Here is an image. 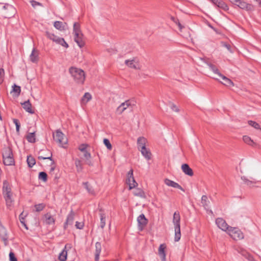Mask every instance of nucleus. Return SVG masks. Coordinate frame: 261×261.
Returning <instances> with one entry per match:
<instances>
[{"mask_svg": "<svg viewBox=\"0 0 261 261\" xmlns=\"http://www.w3.org/2000/svg\"><path fill=\"white\" fill-rule=\"evenodd\" d=\"M39 53L35 48H34L32 51L31 54L30 56V59L33 63H36L39 60Z\"/></svg>", "mask_w": 261, "mask_h": 261, "instance_id": "nucleus-23", "label": "nucleus"}, {"mask_svg": "<svg viewBox=\"0 0 261 261\" xmlns=\"http://www.w3.org/2000/svg\"><path fill=\"white\" fill-rule=\"evenodd\" d=\"M74 213L72 210H71L69 214L67 217L66 221L64 224V228L66 229L68 225H72L74 220Z\"/></svg>", "mask_w": 261, "mask_h": 261, "instance_id": "nucleus-15", "label": "nucleus"}, {"mask_svg": "<svg viewBox=\"0 0 261 261\" xmlns=\"http://www.w3.org/2000/svg\"><path fill=\"white\" fill-rule=\"evenodd\" d=\"M12 91L11 92H14L16 94L17 96H18L21 92V88L20 86H17L15 84H14V85L12 86Z\"/></svg>", "mask_w": 261, "mask_h": 261, "instance_id": "nucleus-46", "label": "nucleus"}, {"mask_svg": "<svg viewBox=\"0 0 261 261\" xmlns=\"http://www.w3.org/2000/svg\"><path fill=\"white\" fill-rule=\"evenodd\" d=\"M16 9L12 5L6 4L2 8L1 13L3 17L6 18H10L14 16L16 14Z\"/></svg>", "mask_w": 261, "mask_h": 261, "instance_id": "nucleus-5", "label": "nucleus"}, {"mask_svg": "<svg viewBox=\"0 0 261 261\" xmlns=\"http://www.w3.org/2000/svg\"><path fill=\"white\" fill-rule=\"evenodd\" d=\"M103 144L107 147V149L109 150H111L112 148V146L109 141V139L107 138H105L103 140Z\"/></svg>", "mask_w": 261, "mask_h": 261, "instance_id": "nucleus-48", "label": "nucleus"}, {"mask_svg": "<svg viewBox=\"0 0 261 261\" xmlns=\"http://www.w3.org/2000/svg\"><path fill=\"white\" fill-rule=\"evenodd\" d=\"M91 95L89 92H86L82 98V102H87L91 99Z\"/></svg>", "mask_w": 261, "mask_h": 261, "instance_id": "nucleus-43", "label": "nucleus"}, {"mask_svg": "<svg viewBox=\"0 0 261 261\" xmlns=\"http://www.w3.org/2000/svg\"><path fill=\"white\" fill-rule=\"evenodd\" d=\"M3 194L6 201V205L8 207L11 206L14 202L13 199V193L10 186L7 180L3 181Z\"/></svg>", "mask_w": 261, "mask_h": 261, "instance_id": "nucleus-1", "label": "nucleus"}, {"mask_svg": "<svg viewBox=\"0 0 261 261\" xmlns=\"http://www.w3.org/2000/svg\"><path fill=\"white\" fill-rule=\"evenodd\" d=\"M181 169L185 174L190 176L193 175V171L192 169L190 167L188 164H182L181 166Z\"/></svg>", "mask_w": 261, "mask_h": 261, "instance_id": "nucleus-22", "label": "nucleus"}, {"mask_svg": "<svg viewBox=\"0 0 261 261\" xmlns=\"http://www.w3.org/2000/svg\"><path fill=\"white\" fill-rule=\"evenodd\" d=\"M139 150L146 160H149L151 159V153L149 149H147L146 147L143 146Z\"/></svg>", "mask_w": 261, "mask_h": 261, "instance_id": "nucleus-24", "label": "nucleus"}, {"mask_svg": "<svg viewBox=\"0 0 261 261\" xmlns=\"http://www.w3.org/2000/svg\"><path fill=\"white\" fill-rule=\"evenodd\" d=\"M210 1L213 4L214 3H215V1H216V0H208Z\"/></svg>", "mask_w": 261, "mask_h": 261, "instance_id": "nucleus-62", "label": "nucleus"}, {"mask_svg": "<svg viewBox=\"0 0 261 261\" xmlns=\"http://www.w3.org/2000/svg\"><path fill=\"white\" fill-rule=\"evenodd\" d=\"M47 153L44 154V155H39L38 158L39 160H49L52 161L51 164L55 163L52 158V153L49 150H47Z\"/></svg>", "mask_w": 261, "mask_h": 261, "instance_id": "nucleus-33", "label": "nucleus"}, {"mask_svg": "<svg viewBox=\"0 0 261 261\" xmlns=\"http://www.w3.org/2000/svg\"><path fill=\"white\" fill-rule=\"evenodd\" d=\"M34 207L36 212H40L45 207V204L43 203H41L38 204H35Z\"/></svg>", "mask_w": 261, "mask_h": 261, "instance_id": "nucleus-45", "label": "nucleus"}, {"mask_svg": "<svg viewBox=\"0 0 261 261\" xmlns=\"http://www.w3.org/2000/svg\"><path fill=\"white\" fill-rule=\"evenodd\" d=\"M19 220L21 224L25 227L27 229H28L27 225L25 223V219L24 217H21V216H19Z\"/></svg>", "mask_w": 261, "mask_h": 261, "instance_id": "nucleus-58", "label": "nucleus"}, {"mask_svg": "<svg viewBox=\"0 0 261 261\" xmlns=\"http://www.w3.org/2000/svg\"><path fill=\"white\" fill-rule=\"evenodd\" d=\"M130 100H127L125 102H122L117 109L116 112L119 114H122L127 108L135 105Z\"/></svg>", "mask_w": 261, "mask_h": 261, "instance_id": "nucleus-10", "label": "nucleus"}, {"mask_svg": "<svg viewBox=\"0 0 261 261\" xmlns=\"http://www.w3.org/2000/svg\"><path fill=\"white\" fill-rule=\"evenodd\" d=\"M137 222L138 229L142 231L147 225L148 220L146 218L145 215L142 214L137 218Z\"/></svg>", "mask_w": 261, "mask_h": 261, "instance_id": "nucleus-11", "label": "nucleus"}, {"mask_svg": "<svg viewBox=\"0 0 261 261\" xmlns=\"http://www.w3.org/2000/svg\"><path fill=\"white\" fill-rule=\"evenodd\" d=\"M164 183L169 187L177 188L185 192L184 189L182 188L178 183L173 180H171L168 178H165L164 179Z\"/></svg>", "mask_w": 261, "mask_h": 261, "instance_id": "nucleus-14", "label": "nucleus"}, {"mask_svg": "<svg viewBox=\"0 0 261 261\" xmlns=\"http://www.w3.org/2000/svg\"><path fill=\"white\" fill-rule=\"evenodd\" d=\"M43 151H44L43 149H42L39 152V153H40L41 152H42Z\"/></svg>", "mask_w": 261, "mask_h": 261, "instance_id": "nucleus-64", "label": "nucleus"}, {"mask_svg": "<svg viewBox=\"0 0 261 261\" xmlns=\"http://www.w3.org/2000/svg\"><path fill=\"white\" fill-rule=\"evenodd\" d=\"M45 35L48 38L56 42L57 44H60L65 48H68L69 47L68 44L65 41L64 38L56 36L54 34L51 33L49 31H46Z\"/></svg>", "mask_w": 261, "mask_h": 261, "instance_id": "nucleus-6", "label": "nucleus"}, {"mask_svg": "<svg viewBox=\"0 0 261 261\" xmlns=\"http://www.w3.org/2000/svg\"><path fill=\"white\" fill-rule=\"evenodd\" d=\"M171 19L176 24L178 25L179 29H181L183 27L181 25V23H180L179 20L174 17H171Z\"/></svg>", "mask_w": 261, "mask_h": 261, "instance_id": "nucleus-54", "label": "nucleus"}, {"mask_svg": "<svg viewBox=\"0 0 261 261\" xmlns=\"http://www.w3.org/2000/svg\"><path fill=\"white\" fill-rule=\"evenodd\" d=\"M147 140L143 137H140L137 139V145L139 150L142 148L143 146L146 147Z\"/></svg>", "mask_w": 261, "mask_h": 261, "instance_id": "nucleus-31", "label": "nucleus"}, {"mask_svg": "<svg viewBox=\"0 0 261 261\" xmlns=\"http://www.w3.org/2000/svg\"><path fill=\"white\" fill-rule=\"evenodd\" d=\"M75 165L76 168V170L77 172H81L82 171L83 168V164L82 163V162L79 159H75Z\"/></svg>", "mask_w": 261, "mask_h": 261, "instance_id": "nucleus-40", "label": "nucleus"}, {"mask_svg": "<svg viewBox=\"0 0 261 261\" xmlns=\"http://www.w3.org/2000/svg\"><path fill=\"white\" fill-rule=\"evenodd\" d=\"M180 216L178 211L174 212L173 218V223L174 226V241L175 242H178L181 238L180 232Z\"/></svg>", "mask_w": 261, "mask_h": 261, "instance_id": "nucleus-4", "label": "nucleus"}, {"mask_svg": "<svg viewBox=\"0 0 261 261\" xmlns=\"http://www.w3.org/2000/svg\"><path fill=\"white\" fill-rule=\"evenodd\" d=\"M218 76L221 77L222 79L223 80L224 82L222 83L223 85L226 86H233V83L231 80L227 78L226 76H224L221 73H219V75Z\"/></svg>", "mask_w": 261, "mask_h": 261, "instance_id": "nucleus-29", "label": "nucleus"}, {"mask_svg": "<svg viewBox=\"0 0 261 261\" xmlns=\"http://www.w3.org/2000/svg\"><path fill=\"white\" fill-rule=\"evenodd\" d=\"M5 74V71L3 68L0 69V85L3 83L4 81V76Z\"/></svg>", "mask_w": 261, "mask_h": 261, "instance_id": "nucleus-55", "label": "nucleus"}, {"mask_svg": "<svg viewBox=\"0 0 261 261\" xmlns=\"http://www.w3.org/2000/svg\"><path fill=\"white\" fill-rule=\"evenodd\" d=\"M228 232L233 240H238L244 238L243 232L237 228L230 227Z\"/></svg>", "mask_w": 261, "mask_h": 261, "instance_id": "nucleus-7", "label": "nucleus"}, {"mask_svg": "<svg viewBox=\"0 0 261 261\" xmlns=\"http://www.w3.org/2000/svg\"><path fill=\"white\" fill-rule=\"evenodd\" d=\"M98 210L99 212V216L100 217V226L101 228H103L106 225V214L104 213V210L102 208L98 207Z\"/></svg>", "mask_w": 261, "mask_h": 261, "instance_id": "nucleus-19", "label": "nucleus"}, {"mask_svg": "<svg viewBox=\"0 0 261 261\" xmlns=\"http://www.w3.org/2000/svg\"><path fill=\"white\" fill-rule=\"evenodd\" d=\"M25 137L29 143H33L36 142L35 132L29 133Z\"/></svg>", "mask_w": 261, "mask_h": 261, "instance_id": "nucleus-35", "label": "nucleus"}, {"mask_svg": "<svg viewBox=\"0 0 261 261\" xmlns=\"http://www.w3.org/2000/svg\"><path fill=\"white\" fill-rule=\"evenodd\" d=\"M9 260L10 261H17V259L14 253L12 251H11L9 253Z\"/></svg>", "mask_w": 261, "mask_h": 261, "instance_id": "nucleus-50", "label": "nucleus"}, {"mask_svg": "<svg viewBox=\"0 0 261 261\" xmlns=\"http://www.w3.org/2000/svg\"><path fill=\"white\" fill-rule=\"evenodd\" d=\"M69 72L76 83L81 84L84 83L85 80V75L82 69L71 67L69 68Z\"/></svg>", "mask_w": 261, "mask_h": 261, "instance_id": "nucleus-3", "label": "nucleus"}, {"mask_svg": "<svg viewBox=\"0 0 261 261\" xmlns=\"http://www.w3.org/2000/svg\"><path fill=\"white\" fill-rule=\"evenodd\" d=\"M0 238L4 241L5 246L8 244V234L7 232L6 229L0 224Z\"/></svg>", "mask_w": 261, "mask_h": 261, "instance_id": "nucleus-13", "label": "nucleus"}, {"mask_svg": "<svg viewBox=\"0 0 261 261\" xmlns=\"http://www.w3.org/2000/svg\"><path fill=\"white\" fill-rule=\"evenodd\" d=\"M248 123L249 125L251 126L252 127H254L255 129H261L260 125L255 121L249 120L248 121Z\"/></svg>", "mask_w": 261, "mask_h": 261, "instance_id": "nucleus-44", "label": "nucleus"}, {"mask_svg": "<svg viewBox=\"0 0 261 261\" xmlns=\"http://www.w3.org/2000/svg\"><path fill=\"white\" fill-rule=\"evenodd\" d=\"M83 35H79L77 36L74 35V41L77 44L78 46L82 48L85 45V42L83 41L82 39Z\"/></svg>", "mask_w": 261, "mask_h": 261, "instance_id": "nucleus-30", "label": "nucleus"}, {"mask_svg": "<svg viewBox=\"0 0 261 261\" xmlns=\"http://www.w3.org/2000/svg\"><path fill=\"white\" fill-rule=\"evenodd\" d=\"M214 5L219 8L222 9L224 11H227L229 9L228 6L222 0H216L213 3Z\"/></svg>", "mask_w": 261, "mask_h": 261, "instance_id": "nucleus-21", "label": "nucleus"}, {"mask_svg": "<svg viewBox=\"0 0 261 261\" xmlns=\"http://www.w3.org/2000/svg\"><path fill=\"white\" fill-rule=\"evenodd\" d=\"M134 195L135 196H139L141 197H144L145 196V194L144 191L141 189H137L134 192Z\"/></svg>", "mask_w": 261, "mask_h": 261, "instance_id": "nucleus-47", "label": "nucleus"}, {"mask_svg": "<svg viewBox=\"0 0 261 261\" xmlns=\"http://www.w3.org/2000/svg\"><path fill=\"white\" fill-rule=\"evenodd\" d=\"M84 154V157L85 159V162L86 164L90 166H93V164L91 160V155L90 152H89L87 150L83 152Z\"/></svg>", "mask_w": 261, "mask_h": 261, "instance_id": "nucleus-27", "label": "nucleus"}, {"mask_svg": "<svg viewBox=\"0 0 261 261\" xmlns=\"http://www.w3.org/2000/svg\"><path fill=\"white\" fill-rule=\"evenodd\" d=\"M244 142L249 145L251 146H254L256 145V143H255L251 138L248 136H244L243 137Z\"/></svg>", "mask_w": 261, "mask_h": 261, "instance_id": "nucleus-36", "label": "nucleus"}, {"mask_svg": "<svg viewBox=\"0 0 261 261\" xmlns=\"http://www.w3.org/2000/svg\"><path fill=\"white\" fill-rule=\"evenodd\" d=\"M88 145L87 144H82L79 147V149L81 152H84L87 151V147H88Z\"/></svg>", "mask_w": 261, "mask_h": 261, "instance_id": "nucleus-51", "label": "nucleus"}, {"mask_svg": "<svg viewBox=\"0 0 261 261\" xmlns=\"http://www.w3.org/2000/svg\"><path fill=\"white\" fill-rule=\"evenodd\" d=\"M27 162L29 167L32 168L36 164L35 158L31 155H28Z\"/></svg>", "mask_w": 261, "mask_h": 261, "instance_id": "nucleus-37", "label": "nucleus"}, {"mask_svg": "<svg viewBox=\"0 0 261 261\" xmlns=\"http://www.w3.org/2000/svg\"><path fill=\"white\" fill-rule=\"evenodd\" d=\"M73 32L75 36H77L79 34L82 35V33L81 30V26L79 23L74 22L73 24Z\"/></svg>", "mask_w": 261, "mask_h": 261, "instance_id": "nucleus-34", "label": "nucleus"}, {"mask_svg": "<svg viewBox=\"0 0 261 261\" xmlns=\"http://www.w3.org/2000/svg\"><path fill=\"white\" fill-rule=\"evenodd\" d=\"M125 64L129 68L135 69H139L140 68L139 67V65L138 62H136L135 59L132 60H126L125 61Z\"/></svg>", "mask_w": 261, "mask_h": 261, "instance_id": "nucleus-20", "label": "nucleus"}, {"mask_svg": "<svg viewBox=\"0 0 261 261\" xmlns=\"http://www.w3.org/2000/svg\"><path fill=\"white\" fill-rule=\"evenodd\" d=\"M54 139L62 147L67 143V139L64 137V134L60 130L56 131L55 136H54Z\"/></svg>", "mask_w": 261, "mask_h": 261, "instance_id": "nucleus-8", "label": "nucleus"}, {"mask_svg": "<svg viewBox=\"0 0 261 261\" xmlns=\"http://www.w3.org/2000/svg\"><path fill=\"white\" fill-rule=\"evenodd\" d=\"M166 245L165 244H162L160 245L159 248V255H160L162 261H166V252L165 249Z\"/></svg>", "mask_w": 261, "mask_h": 261, "instance_id": "nucleus-18", "label": "nucleus"}, {"mask_svg": "<svg viewBox=\"0 0 261 261\" xmlns=\"http://www.w3.org/2000/svg\"><path fill=\"white\" fill-rule=\"evenodd\" d=\"M207 65L208 66L210 69L215 74H217L218 75H219V73H221L218 68L214 64L209 63L207 64Z\"/></svg>", "mask_w": 261, "mask_h": 261, "instance_id": "nucleus-41", "label": "nucleus"}, {"mask_svg": "<svg viewBox=\"0 0 261 261\" xmlns=\"http://www.w3.org/2000/svg\"><path fill=\"white\" fill-rule=\"evenodd\" d=\"M236 5L241 9H245L247 11H251L253 10V6L252 5L247 4L242 0H239L238 2V4Z\"/></svg>", "mask_w": 261, "mask_h": 261, "instance_id": "nucleus-17", "label": "nucleus"}, {"mask_svg": "<svg viewBox=\"0 0 261 261\" xmlns=\"http://www.w3.org/2000/svg\"><path fill=\"white\" fill-rule=\"evenodd\" d=\"M83 185L89 194L95 195L96 193L93 187L88 181L83 182Z\"/></svg>", "mask_w": 261, "mask_h": 261, "instance_id": "nucleus-26", "label": "nucleus"}, {"mask_svg": "<svg viewBox=\"0 0 261 261\" xmlns=\"http://www.w3.org/2000/svg\"><path fill=\"white\" fill-rule=\"evenodd\" d=\"M257 2H258L259 5L261 7V0H255Z\"/></svg>", "mask_w": 261, "mask_h": 261, "instance_id": "nucleus-61", "label": "nucleus"}, {"mask_svg": "<svg viewBox=\"0 0 261 261\" xmlns=\"http://www.w3.org/2000/svg\"><path fill=\"white\" fill-rule=\"evenodd\" d=\"M201 202L204 208L207 211L209 201L207 200V197L206 195H203L202 196Z\"/></svg>", "mask_w": 261, "mask_h": 261, "instance_id": "nucleus-38", "label": "nucleus"}, {"mask_svg": "<svg viewBox=\"0 0 261 261\" xmlns=\"http://www.w3.org/2000/svg\"><path fill=\"white\" fill-rule=\"evenodd\" d=\"M38 178L42 180L44 182H46L47 180V174L46 172L42 171L39 172L38 175Z\"/></svg>", "mask_w": 261, "mask_h": 261, "instance_id": "nucleus-42", "label": "nucleus"}, {"mask_svg": "<svg viewBox=\"0 0 261 261\" xmlns=\"http://www.w3.org/2000/svg\"><path fill=\"white\" fill-rule=\"evenodd\" d=\"M13 123L15 124L16 126V130L17 134L19 133V129L20 127V124L19 123V121L17 119H13Z\"/></svg>", "mask_w": 261, "mask_h": 261, "instance_id": "nucleus-49", "label": "nucleus"}, {"mask_svg": "<svg viewBox=\"0 0 261 261\" xmlns=\"http://www.w3.org/2000/svg\"><path fill=\"white\" fill-rule=\"evenodd\" d=\"M126 184L127 185H128V186H129V190H131V189L135 188L138 185V184L136 181V180L134 177V176H133V169H131L127 173V179H126Z\"/></svg>", "mask_w": 261, "mask_h": 261, "instance_id": "nucleus-9", "label": "nucleus"}, {"mask_svg": "<svg viewBox=\"0 0 261 261\" xmlns=\"http://www.w3.org/2000/svg\"><path fill=\"white\" fill-rule=\"evenodd\" d=\"M44 217L45 219V222L47 224L51 225L55 224V219L49 213L45 214L44 215Z\"/></svg>", "mask_w": 261, "mask_h": 261, "instance_id": "nucleus-32", "label": "nucleus"}, {"mask_svg": "<svg viewBox=\"0 0 261 261\" xmlns=\"http://www.w3.org/2000/svg\"><path fill=\"white\" fill-rule=\"evenodd\" d=\"M68 244H66L64 248L63 249V250L61 251V252L59 254V255L58 256V259L60 261H66L67 257V251L66 250V248Z\"/></svg>", "mask_w": 261, "mask_h": 261, "instance_id": "nucleus-28", "label": "nucleus"}, {"mask_svg": "<svg viewBox=\"0 0 261 261\" xmlns=\"http://www.w3.org/2000/svg\"><path fill=\"white\" fill-rule=\"evenodd\" d=\"M30 3L31 4V5L32 6V7L34 8H36L38 6H42V5L41 3L36 2L34 0L31 1Z\"/></svg>", "mask_w": 261, "mask_h": 261, "instance_id": "nucleus-52", "label": "nucleus"}, {"mask_svg": "<svg viewBox=\"0 0 261 261\" xmlns=\"http://www.w3.org/2000/svg\"><path fill=\"white\" fill-rule=\"evenodd\" d=\"M171 109L172 111L176 112H179V109L178 108V107L173 103H171Z\"/></svg>", "mask_w": 261, "mask_h": 261, "instance_id": "nucleus-56", "label": "nucleus"}, {"mask_svg": "<svg viewBox=\"0 0 261 261\" xmlns=\"http://www.w3.org/2000/svg\"><path fill=\"white\" fill-rule=\"evenodd\" d=\"M19 216H21V217H23V213H22Z\"/></svg>", "mask_w": 261, "mask_h": 261, "instance_id": "nucleus-63", "label": "nucleus"}, {"mask_svg": "<svg viewBox=\"0 0 261 261\" xmlns=\"http://www.w3.org/2000/svg\"><path fill=\"white\" fill-rule=\"evenodd\" d=\"M21 106L25 111L30 114H34L35 111L32 109V105L30 101L28 100L21 103Z\"/></svg>", "mask_w": 261, "mask_h": 261, "instance_id": "nucleus-16", "label": "nucleus"}, {"mask_svg": "<svg viewBox=\"0 0 261 261\" xmlns=\"http://www.w3.org/2000/svg\"><path fill=\"white\" fill-rule=\"evenodd\" d=\"M242 180L248 186H250L253 182L249 179H248L246 177L242 176L241 177Z\"/></svg>", "mask_w": 261, "mask_h": 261, "instance_id": "nucleus-53", "label": "nucleus"}, {"mask_svg": "<svg viewBox=\"0 0 261 261\" xmlns=\"http://www.w3.org/2000/svg\"><path fill=\"white\" fill-rule=\"evenodd\" d=\"M101 251V245L100 242H96L95 243V261H98L99 255Z\"/></svg>", "mask_w": 261, "mask_h": 261, "instance_id": "nucleus-25", "label": "nucleus"}, {"mask_svg": "<svg viewBox=\"0 0 261 261\" xmlns=\"http://www.w3.org/2000/svg\"><path fill=\"white\" fill-rule=\"evenodd\" d=\"M224 46L228 49V50H230V48H231V46L229 44H226L225 43L224 44Z\"/></svg>", "mask_w": 261, "mask_h": 261, "instance_id": "nucleus-60", "label": "nucleus"}, {"mask_svg": "<svg viewBox=\"0 0 261 261\" xmlns=\"http://www.w3.org/2000/svg\"><path fill=\"white\" fill-rule=\"evenodd\" d=\"M232 4L236 5L239 0H229Z\"/></svg>", "mask_w": 261, "mask_h": 261, "instance_id": "nucleus-59", "label": "nucleus"}, {"mask_svg": "<svg viewBox=\"0 0 261 261\" xmlns=\"http://www.w3.org/2000/svg\"><path fill=\"white\" fill-rule=\"evenodd\" d=\"M54 26L56 29L60 31H63L65 29V26L63 25V22L60 21H56L54 22Z\"/></svg>", "mask_w": 261, "mask_h": 261, "instance_id": "nucleus-39", "label": "nucleus"}, {"mask_svg": "<svg viewBox=\"0 0 261 261\" xmlns=\"http://www.w3.org/2000/svg\"><path fill=\"white\" fill-rule=\"evenodd\" d=\"M75 227L77 229H83V228L84 227V223L82 222H79L76 221L75 223Z\"/></svg>", "mask_w": 261, "mask_h": 261, "instance_id": "nucleus-57", "label": "nucleus"}, {"mask_svg": "<svg viewBox=\"0 0 261 261\" xmlns=\"http://www.w3.org/2000/svg\"><path fill=\"white\" fill-rule=\"evenodd\" d=\"M3 163L6 166H13L15 165V160L10 146H5L2 150Z\"/></svg>", "mask_w": 261, "mask_h": 261, "instance_id": "nucleus-2", "label": "nucleus"}, {"mask_svg": "<svg viewBox=\"0 0 261 261\" xmlns=\"http://www.w3.org/2000/svg\"><path fill=\"white\" fill-rule=\"evenodd\" d=\"M216 224L217 226L223 231H228L231 226L228 225L225 220L222 218H218L216 219Z\"/></svg>", "mask_w": 261, "mask_h": 261, "instance_id": "nucleus-12", "label": "nucleus"}]
</instances>
